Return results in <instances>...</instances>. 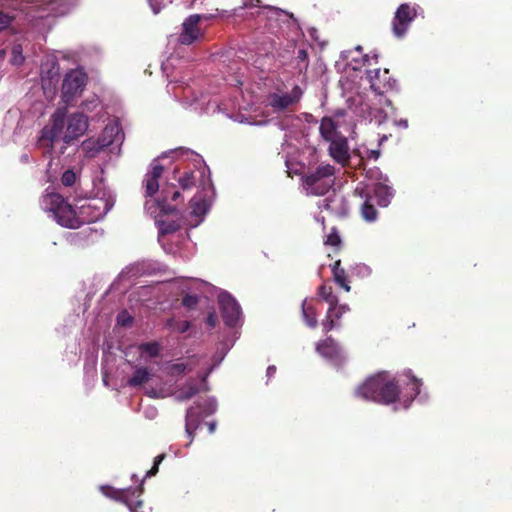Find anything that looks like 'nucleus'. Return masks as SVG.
Instances as JSON below:
<instances>
[{"mask_svg":"<svg viewBox=\"0 0 512 512\" xmlns=\"http://www.w3.org/2000/svg\"><path fill=\"white\" fill-rule=\"evenodd\" d=\"M24 48L21 43H16L11 48L10 64L13 66H21L25 61L23 54Z\"/></svg>","mask_w":512,"mask_h":512,"instance_id":"35","label":"nucleus"},{"mask_svg":"<svg viewBox=\"0 0 512 512\" xmlns=\"http://www.w3.org/2000/svg\"><path fill=\"white\" fill-rule=\"evenodd\" d=\"M323 207H325L327 210H331L332 212L346 215L348 212V207L346 204L345 199L336 193H334L332 196L325 198L323 200Z\"/></svg>","mask_w":512,"mask_h":512,"instance_id":"24","label":"nucleus"},{"mask_svg":"<svg viewBox=\"0 0 512 512\" xmlns=\"http://www.w3.org/2000/svg\"><path fill=\"white\" fill-rule=\"evenodd\" d=\"M335 168L332 165H321L304 179V187L308 194L324 195L334 185Z\"/></svg>","mask_w":512,"mask_h":512,"instance_id":"8","label":"nucleus"},{"mask_svg":"<svg viewBox=\"0 0 512 512\" xmlns=\"http://www.w3.org/2000/svg\"><path fill=\"white\" fill-rule=\"evenodd\" d=\"M218 302L224 323L229 327H236L242 323V311L237 300L227 291H221Z\"/></svg>","mask_w":512,"mask_h":512,"instance_id":"11","label":"nucleus"},{"mask_svg":"<svg viewBox=\"0 0 512 512\" xmlns=\"http://www.w3.org/2000/svg\"><path fill=\"white\" fill-rule=\"evenodd\" d=\"M197 303H198V297L196 295H192V294H186L182 300L183 306H185L188 309L195 308Z\"/></svg>","mask_w":512,"mask_h":512,"instance_id":"42","label":"nucleus"},{"mask_svg":"<svg viewBox=\"0 0 512 512\" xmlns=\"http://www.w3.org/2000/svg\"><path fill=\"white\" fill-rule=\"evenodd\" d=\"M199 391L200 389L198 388L197 384L193 381H190L178 390L175 397L178 401H186L195 396Z\"/></svg>","mask_w":512,"mask_h":512,"instance_id":"31","label":"nucleus"},{"mask_svg":"<svg viewBox=\"0 0 512 512\" xmlns=\"http://www.w3.org/2000/svg\"><path fill=\"white\" fill-rule=\"evenodd\" d=\"M105 147L106 146L98 138H90L82 143V150L85 152V155L89 158L95 157Z\"/></svg>","mask_w":512,"mask_h":512,"instance_id":"29","label":"nucleus"},{"mask_svg":"<svg viewBox=\"0 0 512 512\" xmlns=\"http://www.w3.org/2000/svg\"><path fill=\"white\" fill-rule=\"evenodd\" d=\"M333 277L337 284H344L345 270L340 267V261H336L332 267Z\"/></svg>","mask_w":512,"mask_h":512,"instance_id":"39","label":"nucleus"},{"mask_svg":"<svg viewBox=\"0 0 512 512\" xmlns=\"http://www.w3.org/2000/svg\"><path fill=\"white\" fill-rule=\"evenodd\" d=\"M100 489L105 496L125 503L131 512H139L142 506V501L139 499L143 491L142 485L124 490H116L110 486H101Z\"/></svg>","mask_w":512,"mask_h":512,"instance_id":"12","label":"nucleus"},{"mask_svg":"<svg viewBox=\"0 0 512 512\" xmlns=\"http://www.w3.org/2000/svg\"><path fill=\"white\" fill-rule=\"evenodd\" d=\"M336 309L341 310V313H343V314L347 313L350 310V308L347 304L339 305L338 303L336 304Z\"/></svg>","mask_w":512,"mask_h":512,"instance_id":"55","label":"nucleus"},{"mask_svg":"<svg viewBox=\"0 0 512 512\" xmlns=\"http://www.w3.org/2000/svg\"><path fill=\"white\" fill-rule=\"evenodd\" d=\"M167 328L171 329L172 331L178 332V333H185L189 327L190 323L186 320L183 321H176L174 319H169L166 322Z\"/></svg>","mask_w":512,"mask_h":512,"instance_id":"37","label":"nucleus"},{"mask_svg":"<svg viewBox=\"0 0 512 512\" xmlns=\"http://www.w3.org/2000/svg\"><path fill=\"white\" fill-rule=\"evenodd\" d=\"M235 83H232L233 85H242V82L236 78L235 80H233Z\"/></svg>","mask_w":512,"mask_h":512,"instance_id":"63","label":"nucleus"},{"mask_svg":"<svg viewBox=\"0 0 512 512\" xmlns=\"http://www.w3.org/2000/svg\"><path fill=\"white\" fill-rule=\"evenodd\" d=\"M216 410L217 401L213 397L207 398L203 403H197L196 406H192L187 409L185 417V431L187 436L190 438L188 445L192 443L194 433L199 427L201 419L214 414Z\"/></svg>","mask_w":512,"mask_h":512,"instance_id":"9","label":"nucleus"},{"mask_svg":"<svg viewBox=\"0 0 512 512\" xmlns=\"http://www.w3.org/2000/svg\"><path fill=\"white\" fill-rule=\"evenodd\" d=\"M114 204L115 195L110 190H104L101 196L79 200L76 204L78 211L60 194L50 192L49 188L40 199L41 208L59 225L70 229L101 220Z\"/></svg>","mask_w":512,"mask_h":512,"instance_id":"1","label":"nucleus"},{"mask_svg":"<svg viewBox=\"0 0 512 512\" xmlns=\"http://www.w3.org/2000/svg\"><path fill=\"white\" fill-rule=\"evenodd\" d=\"M339 123V116L337 115L335 118L332 117H324L320 124V133L321 136L326 140L330 141L342 135Z\"/></svg>","mask_w":512,"mask_h":512,"instance_id":"21","label":"nucleus"},{"mask_svg":"<svg viewBox=\"0 0 512 512\" xmlns=\"http://www.w3.org/2000/svg\"><path fill=\"white\" fill-rule=\"evenodd\" d=\"M340 241V236L336 232H332L327 236L325 243L331 246H337Z\"/></svg>","mask_w":512,"mask_h":512,"instance_id":"48","label":"nucleus"},{"mask_svg":"<svg viewBox=\"0 0 512 512\" xmlns=\"http://www.w3.org/2000/svg\"><path fill=\"white\" fill-rule=\"evenodd\" d=\"M404 376H406L408 383L407 386L410 387V397L407 398L406 395L403 397V407L407 409L412 402V400L420 394L419 388L421 386V382L419 379L414 377L410 370L406 371L404 373Z\"/></svg>","mask_w":512,"mask_h":512,"instance_id":"25","label":"nucleus"},{"mask_svg":"<svg viewBox=\"0 0 512 512\" xmlns=\"http://www.w3.org/2000/svg\"><path fill=\"white\" fill-rule=\"evenodd\" d=\"M182 153L191 154L194 156L196 164L195 169L185 170L178 178L177 181L182 190L186 191L194 186L198 190L195 196L191 199V216L196 218L194 226L202 222L204 215L208 212L211 205V198L214 192L213 184L210 179L208 167L202 162L200 156L190 151H183Z\"/></svg>","mask_w":512,"mask_h":512,"instance_id":"2","label":"nucleus"},{"mask_svg":"<svg viewBox=\"0 0 512 512\" xmlns=\"http://www.w3.org/2000/svg\"><path fill=\"white\" fill-rule=\"evenodd\" d=\"M156 225L159 230L160 242L162 241L163 237H165L168 234L176 232L180 227L177 221L162 219V217L156 220Z\"/></svg>","mask_w":512,"mask_h":512,"instance_id":"26","label":"nucleus"},{"mask_svg":"<svg viewBox=\"0 0 512 512\" xmlns=\"http://www.w3.org/2000/svg\"><path fill=\"white\" fill-rule=\"evenodd\" d=\"M76 173L73 170H66L61 177V182L64 186L70 187L76 182Z\"/></svg>","mask_w":512,"mask_h":512,"instance_id":"40","label":"nucleus"},{"mask_svg":"<svg viewBox=\"0 0 512 512\" xmlns=\"http://www.w3.org/2000/svg\"><path fill=\"white\" fill-rule=\"evenodd\" d=\"M329 152L333 159L339 163H344L348 159V145L344 135L329 141Z\"/></svg>","mask_w":512,"mask_h":512,"instance_id":"22","label":"nucleus"},{"mask_svg":"<svg viewBox=\"0 0 512 512\" xmlns=\"http://www.w3.org/2000/svg\"><path fill=\"white\" fill-rule=\"evenodd\" d=\"M359 56H361L363 64L369 61L368 55H362L361 46H357L354 51H346L342 53L343 59L350 61V65H352L354 70H357L360 67L361 61L359 60Z\"/></svg>","mask_w":512,"mask_h":512,"instance_id":"27","label":"nucleus"},{"mask_svg":"<svg viewBox=\"0 0 512 512\" xmlns=\"http://www.w3.org/2000/svg\"><path fill=\"white\" fill-rule=\"evenodd\" d=\"M354 194L359 197H371L379 206L387 207L394 193L388 185V177L375 168L367 172L365 181L356 186Z\"/></svg>","mask_w":512,"mask_h":512,"instance_id":"6","label":"nucleus"},{"mask_svg":"<svg viewBox=\"0 0 512 512\" xmlns=\"http://www.w3.org/2000/svg\"><path fill=\"white\" fill-rule=\"evenodd\" d=\"M355 395L364 400L389 404L397 399L399 390L395 379L388 372L382 371L367 378L356 389Z\"/></svg>","mask_w":512,"mask_h":512,"instance_id":"5","label":"nucleus"},{"mask_svg":"<svg viewBox=\"0 0 512 512\" xmlns=\"http://www.w3.org/2000/svg\"><path fill=\"white\" fill-rule=\"evenodd\" d=\"M123 138L124 134L118 121L109 122L98 137L106 147L113 143H121Z\"/></svg>","mask_w":512,"mask_h":512,"instance_id":"20","label":"nucleus"},{"mask_svg":"<svg viewBox=\"0 0 512 512\" xmlns=\"http://www.w3.org/2000/svg\"><path fill=\"white\" fill-rule=\"evenodd\" d=\"M202 16L199 14L190 15L182 24V32L178 37L181 44L190 45L202 37L199 22Z\"/></svg>","mask_w":512,"mask_h":512,"instance_id":"15","label":"nucleus"},{"mask_svg":"<svg viewBox=\"0 0 512 512\" xmlns=\"http://www.w3.org/2000/svg\"><path fill=\"white\" fill-rule=\"evenodd\" d=\"M303 95L300 86L295 85L290 92H274L268 95V104L275 111H284L299 102Z\"/></svg>","mask_w":512,"mask_h":512,"instance_id":"13","label":"nucleus"},{"mask_svg":"<svg viewBox=\"0 0 512 512\" xmlns=\"http://www.w3.org/2000/svg\"><path fill=\"white\" fill-rule=\"evenodd\" d=\"M193 282L198 283V284H201V285L205 284L204 282L199 281L198 279H193Z\"/></svg>","mask_w":512,"mask_h":512,"instance_id":"64","label":"nucleus"},{"mask_svg":"<svg viewBox=\"0 0 512 512\" xmlns=\"http://www.w3.org/2000/svg\"><path fill=\"white\" fill-rule=\"evenodd\" d=\"M163 166L159 164L158 160H154L150 169L144 176L143 186L145 189L146 197H153L159 190V179L163 173Z\"/></svg>","mask_w":512,"mask_h":512,"instance_id":"18","label":"nucleus"},{"mask_svg":"<svg viewBox=\"0 0 512 512\" xmlns=\"http://www.w3.org/2000/svg\"><path fill=\"white\" fill-rule=\"evenodd\" d=\"M389 71L385 69L381 72L380 69L368 70L367 78L370 82L371 89L378 95L382 96L388 90L394 88L396 82L388 79Z\"/></svg>","mask_w":512,"mask_h":512,"instance_id":"17","label":"nucleus"},{"mask_svg":"<svg viewBox=\"0 0 512 512\" xmlns=\"http://www.w3.org/2000/svg\"><path fill=\"white\" fill-rule=\"evenodd\" d=\"M177 86H173L168 91L172 92L176 99H179L185 108L191 109L197 113H209L215 111L217 103L213 102L207 94L200 93L197 95L195 89L184 81H178Z\"/></svg>","mask_w":512,"mask_h":512,"instance_id":"7","label":"nucleus"},{"mask_svg":"<svg viewBox=\"0 0 512 512\" xmlns=\"http://www.w3.org/2000/svg\"><path fill=\"white\" fill-rule=\"evenodd\" d=\"M297 59L299 62L304 64V67H307L308 54L305 49H299L297 52Z\"/></svg>","mask_w":512,"mask_h":512,"instance_id":"50","label":"nucleus"},{"mask_svg":"<svg viewBox=\"0 0 512 512\" xmlns=\"http://www.w3.org/2000/svg\"><path fill=\"white\" fill-rule=\"evenodd\" d=\"M146 394L147 396H149L150 398H164L165 395L162 391H158L156 389H149L146 391Z\"/></svg>","mask_w":512,"mask_h":512,"instance_id":"51","label":"nucleus"},{"mask_svg":"<svg viewBox=\"0 0 512 512\" xmlns=\"http://www.w3.org/2000/svg\"><path fill=\"white\" fill-rule=\"evenodd\" d=\"M356 270H357V274L365 277V276H369L371 274V269L369 266L365 265V264H360L356 267Z\"/></svg>","mask_w":512,"mask_h":512,"instance_id":"49","label":"nucleus"},{"mask_svg":"<svg viewBox=\"0 0 512 512\" xmlns=\"http://www.w3.org/2000/svg\"><path fill=\"white\" fill-rule=\"evenodd\" d=\"M365 107L367 108V114L364 113V108H362L360 114L361 117L369 119L370 121L374 120L379 124L386 118V113H384L382 109L371 108L367 104H365Z\"/></svg>","mask_w":512,"mask_h":512,"instance_id":"36","label":"nucleus"},{"mask_svg":"<svg viewBox=\"0 0 512 512\" xmlns=\"http://www.w3.org/2000/svg\"><path fill=\"white\" fill-rule=\"evenodd\" d=\"M364 202L361 206V214L362 217L368 221L373 222L377 219V210L375 209L374 205L372 204L371 197H363Z\"/></svg>","mask_w":512,"mask_h":512,"instance_id":"33","label":"nucleus"},{"mask_svg":"<svg viewBox=\"0 0 512 512\" xmlns=\"http://www.w3.org/2000/svg\"><path fill=\"white\" fill-rule=\"evenodd\" d=\"M143 414L147 419L153 420L156 418L158 410L154 406H145L143 407Z\"/></svg>","mask_w":512,"mask_h":512,"instance_id":"46","label":"nucleus"},{"mask_svg":"<svg viewBox=\"0 0 512 512\" xmlns=\"http://www.w3.org/2000/svg\"><path fill=\"white\" fill-rule=\"evenodd\" d=\"M149 5L154 14H158L162 7H165L167 4L171 3L172 0H148Z\"/></svg>","mask_w":512,"mask_h":512,"instance_id":"41","label":"nucleus"},{"mask_svg":"<svg viewBox=\"0 0 512 512\" xmlns=\"http://www.w3.org/2000/svg\"><path fill=\"white\" fill-rule=\"evenodd\" d=\"M322 325L325 332H329L336 326L332 318V313H329V310L327 311L326 319L323 321Z\"/></svg>","mask_w":512,"mask_h":512,"instance_id":"43","label":"nucleus"},{"mask_svg":"<svg viewBox=\"0 0 512 512\" xmlns=\"http://www.w3.org/2000/svg\"><path fill=\"white\" fill-rule=\"evenodd\" d=\"M341 287H343L345 289V291L349 292L350 291V286L348 285L347 283V280L344 279V284H339Z\"/></svg>","mask_w":512,"mask_h":512,"instance_id":"61","label":"nucleus"},{"mask_svg":"<svg viewBox=\"0 0 512 512\" xmlns=\"http://www.w3.org/2000/svg\"><path fill=\"white\" fill-rule=\"evenodd\" d=\"M416 17V9L409 4H401L395 12L392 21V31L397 38H402L411 22Z\"/></svg>","mask_w":512,"mask_h":512,"instance_id":"14","label":"nucleus"},{"mask_svg":"<svg viewBox=\"0 0 512 512\" xmlns=\"http://www.w3.org/2000/svg\"><path fill=\"white\" fill-rule=\"evenodd\" d=\"M396 124L402 128L408 127V121L406 119H401Z\"/></svg>","mask_w":512,"mask_h":512,"instance_id":"57","label":"nucleus"},{"mask_svg":"<svg viewBox=\"0 0 512 512\" xmlns=\"http://www.w3.org/2000/svg\"><path fill=\"white\" fill-rule=\"evenodd\" d=\"M275 373H276V366H274V365L268 366L267 371H266V375H267L268 379L273 377Z\"/></svg>","mask_w":512,"mask_h":512,"instance_id":"53","label":"nucleus"},{"mask_svg":"<svg viewBox=\"0 0 512 512\" xmlns=\"http://www.w3.org/2000/svg\"><path fill=\"white\" fill-rule=\"evenodd\" d=\"M164 459V455H159L155 458L153 467L146 473L145 477H151L155 475L158 472V465L162 462Z\"/></svg>","mask_w":512,"mask_h":512,"instance_id":"47","label":"nucleus"},{"mask_svg":"<svg viewBox=\"0 0 512 512\" xmlns=\"http://www.w3.org/2000/svg\"><path fill=\"white\" fill-rule=\"evenodd\" d=\"M59 64L55 56H47L45 62L41 64V79L43 82V86L45 85V81L49 80L50 82L53 79H58L59 76Z\"/></svg>","mask_w":512,"mask_h":512,"instance_id":"23","label":"nucleus"},{"mask_svg":"<svg viewBox=\"0 0 512 512\" xmlns=\"http://www.w3.org/2000/svg\"><path fill=\"white\" fill-rule=\"evenodd\" d=\"M342 315H344L343 313H341V310H338V309H335L334 311H332V318L334 319H340L342 317Z\"/></svg>","mask_w":512,"mask_h":512,"instance_id":"56","label":"nucleus"},{"mask_svg":"<svg viewBox=\"0 0 512 512\" xmlns=\"http://www.w3.org/2000/svg\"><path fill=\"white\" fill-rule=\"evenodd\" d=\"M50 124L45 126L38 139L39 147L50 151L54 144L62 140L68 144L82 136L88 128L87 117L82 113H74L67 120L65 113L58 109L52 116Z\"/></svg>","mask_w":512,"mask_h":512,"instance_id":"4","label":"nucleus"},{"mask_svg":"<svg viewBox=\"0 0 512 512\" xmlns=\"http://www.w3.org/2000/svg\"><path fill=\"white\" fill-rule=\"evenodd\" d=\"M208 429H209V432L212 434L215 432V429H216V423L215 422H210L208 424Z\"/></svg>","mask_w":512,"mask_h":512,"instance_id":"59","label":"nucleus"},{"mask_svg":"<svg viewBox=\"0 0 512 512\" xmlns=\"http://www.w3.org/2000/svg\"><path fill=\"white\" fill-rule=\"evenodd\" d=\"M87 83V74L82 68L68 71L62 83V101L70 104L75 97L79 96Z\"/></svg>","mask_w":512,"mask_h":512,"instance_id":"10","label":"nucleus"},{"mask_svg":"<svg viewBox=\"0 0 512 512\" xmlns=\"http://www.w3.org/2000/svg\"><path fill=\"white\" fill-rule=\"evenodd\" d=\"M187 366L184 363H174L169 367L172 375H180L185 372Z\"/></svg>","mask_w":512,"mask_h":512,"instance_id":"44","label":"nucleus"},{"mask_svg":"<svg viewBox=\"0 0 512 512\" xmlns=\"http://www.w3.org/2000/svg\"><path fill=\"white\" fill-rule=\"evenodd\" d=\"M138 350L141 355H147L150 358H154L160 353V344L156 341L141 343L138 346Z\"/></svg>","mask_w":512,"mask_h":512,"instance_id":"34","label":"nucleus"},{"mask_svg":"<svg viewBox=\"0 0 512 512\" xmlns=\"http://www.w3.org/2000/svg\"><path fill=\"white\" fill-rule=\"evenodd\" d=\"M71 0H0V31L15 18L14 12H25L32 19L61 16L70 9Z\"/></svg>","mask_w":512,"mask_h":512,"instance_id":"3","label":"nucleus"},{"mask_svg":"<svg viewBox=\"0 0 512 512\" xmlns=\"http://www.w3.org/2000/svg\"><path fill=\"white\" fill-rule=\"evenodd\" d=\"M179 197H180V192L179 191H174L172 193L171 200L172 201H177Z\"/></svg>","mask_w":512,"mask_h":512,"instance_id":"60","label":"nucleus"},{"mask_svg":"<svg viewBox=\"0 0 512 512\" xmlns=\"http://www.w3.org/2000/svg\"><path fill=\"white\" fill-rule=\"evenodd\" d=\"M132 320H133L132 317L126 311L119 313L118 317H117L118 323L123 326H127V325L131 324Z\"/></svg>","mask_w":512,"mask_h":512,"instance_id":"45","label":"nucleus"},{"mask_svg":"<svg viewBox=\"0 0 512 512\" xmlns=\"http://www.w3.org/2000/svg\"><path fill=\"white\" fill-rule=\"evenodd\" d=\"M211 370H212V369H210V370L208 371V373H206V374L203 376V378H202V385H203V389H204V390H207V389H208V388H207V384H206V378L208 377V375H209V373L211 372Z\"/></svg>","mask_w":512,"mask_h":512,"instance_id":"58","label":"nucleus"},{"mask_svg":"<svg viewBox=\"0 0 512 512\" xmlns=\"http://www.w3.org/2000/svg\"><path fill=\"white\" fill-rule=\"evenodd\" d=\"M336 309L341 310V313H343V314L347 313L350 310V308L347 304L339 305L338 303L336 304Z\"/></svg>","mask_w":512,"mask_h":512,"instance_id":"54","label":"nucleus"},{"mask_svg":"<svg viewBox=\"0 0 512 512\" xmlns=\"http://www.w3.org/2000/svg\"><path fill=\"white\" fill-rule=\"evenodd\" d=\"M301 119L299 117L289 115L283 118L279 123L281 130H288L290 127L296 128L300 125Z\"/></svg>","mask_w":512,"mask_h":512,"instance_id":"38","label":"nucleus"},{"mask_svg":"<svg viewBox=\"0 0 512 512\" xmlns=\"http://www.w3.org/2000/svg\"><path fill=\"white\" fill-rule=\"evenodd\" d=\"M302 316L307 326L310 328H315L317 326L316 310L307 300H304L302 303Z\"/></svg>","mask_w":512,"mask_h":512,"instance_id":"30","label":"nucleus"},{"mask_svg":"<svg viewBox=\"0 0 512 512\" xmlns=\"http://www.w3.org/2000/svg\"><path fill=\"white\" fill-rule=\"evenodd\" d=\"M251 5L259 6L260 5V0H251Z\"/></svg>","mask_w":512,"mask_h":512,"instance_id":"62","label":"nucleus"},{"mask_svg":"<svg viewBox=\"0 0 512 512\" xmlns=\"http://www.w3.org/2000/svg\"><path fill=\"white\" fill-rule=\"evenodd\" d=\"M150 376H151V374L147 368L139 367L134 371L133 375L128 379L127 384L130 387L141 386L142 384L148 382V380L150 379Z\"/></svg>","mask_w":512,"mask_h":512,"instance_id":"28","label":"nucleus"},{"mask_svg":"<svg viewBox=\"0 0 512 512\" xmlns=\"http://www.w3.org/2000/svg\"><path fill=\"white\" fill-rule=\"evenodd\" d=\"M316 351L336 366L340 365L345 360L342 348L330 337L318 343Z\"/></svg>","mask_w":512,"mask_h":512,"instance_id":"16","label":"nucleus"},{"mask_svg":"<svg viewBox=\"0 0 512 512\" xmlns=\"http://www.w3.org/2000/svg\"><path fill=\"white\" fill-rule=\"evenodd\" d=\"M318 295L327 302L329 307V313H332L336 309V304L338 302V298L333 294L332 288L330 286L321 285L318 289Z\"/></svg>","mask_w":512,"mask_h":512,"instance_id":"32","label":"nucleus"},{"mask_svg":"<svg viewBox=\"0 0 512 512\" xmlns=\"http://www.w3.org/2000/svg\"><path fill=\"white\" fill-rule=\"evenodd\" d=\"M167 191H162V199L161 200H154V199H148L145 202V211L153 216L155 218V221L157 219H160L161 217L168 216L174 211V208L169 206L167 201Z\"/></svg>","mask_w":512,"mask_h":512,"instance_id":"19","label":"nucleus"},{"mask_svg":"<svg viewBox=\"0 0 512 512\" xmlns=\"http://www.w3.org/2000/svg\"><path fill=\"white\" fill-rule=\"evenodd\" d=\"M217 321H218V317L214 312L210 313L206 320L207 324L212 328L216 326Z\"/></svg>","mask_w":512,"mask_h":512,"instance_id":"52","label":"nucleus"}]
</instances>
